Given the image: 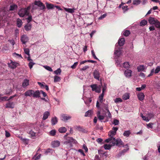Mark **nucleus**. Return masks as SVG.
I'll return each mask as SVG.
<instances>
[{"mask_svg":"<svg viewBox=\"0 0 160 160\" xmlns=\"http://www.w3.org/2000/svg\"><path fill=\"white\" fill-rule=\"evenodd\" d=\"M147 21L145 20H143L140 23V25L141 26H143L147 24Z\"/></svg>","mask_w":160,"mask_h":160,"instance_id":"obj_37","label":"nucleus"},{"mask_svg":"<svg viewBox=\"0 0 160 160\" xmlns=\"http://www.w3.org/2000/svg\"><path fill=\"white\" fill-rule=\"evenodd\" d=\"M35 5H37L38 7H40L42 4V3L40 1H35L34 2Z\"/></svg>","mask_w":160,"mask_h":160,"instance_id":"obj_40","label":"nucleus"},{"mask_svg":"<svg viewBox=\"0 0 160 160\" xmlns=\"http://www.w3.org/2000/svg\"><path fill=\"white\" fill-rule=\"evenodd\" d=\"M122 9L124 11V12L126 11L128 9V6H123L122 7Z\"/></svg>","mask_w":160,"mask_h":160,"instance_id":"obj_58","label":"nucleus"},{"mask_svg":"<svg viewBox=\"0 0 160 160\" xmlns=\"http://www.w3.org/2000/svg\"><path fill=\"white\" fill-rule=\"evenodd\" d=\"M114 102L116 103H118L119 102H122V100L119 98H116Z\"/></svg>","mask_w":160,"mask_h":160,"instance_id":"obj_42","label":"nucleus"},{"mask_svg":"<svg viewBox=\"0 0 160 160\" xmlns=\"http://www.w3.org/2000/svg\"><path fill=\"white\" fill-rule=\"evenodd\" d=\"M29 85V80L25 79L24 80L22 83V87L25 88Z\"/></svg>","mask_w":160,"mask_h":160,"instance_id":"obj_21","label":"nucleus"},{"mask_svg":"<svg viewBox=\"0 0 160 160\" xmlns=\"http://www.w3.org/2000/svg\"><path fill=\"white\" fill-rule=\"evenodd\" d=\"M154 25L157 28H160V22L158 20L156 21Z\"/></svg>","mask_w":160,"mask_h":160,"instance_id":"obj_43","label":"nucleus"},{"mask_svg":"<svg viewBox=\"0 0 160 160\" xmlns=\"http://www.w3.org/2000/svg\"><path fill=\"white\" fill-rule=\"evenodd\" d=\"M111 141L112 142V146L116 145L117 146L120 147L123 144V142L120 139H116L114 138L110 137V138L106 139L105 142H109Z\"/></svg>","mask_w":160,"mask_h":160,"instance_id":"obj_1","label":"nucleus"},{"mask_svg":"<svg viewBox=\"0 0 160 160\" xmlns=\"http://www.w3.org/2000/svg\"><path fill=\"white\" fill-rule=\"evenodd\" d=\"M40 93L38 90L34 91L33 90L32 97L34 98H39L40 96Z\"/></svg>","mask_w":160,"mask_h":160,"instance_id":"obj_10","label":"nucleus"},{"mask_svg":"<svg viewBox=\"0 0 160 160\" xmlns=\"http://www.w3.org/2000/svg\"><path fill=\"white\" fill-rule=\"evenodd\" d=\"M146 69V67L144 65H140L137 67L138 70H144Z\"/></svg>","mask_w":160,"mask_h":160,"instance_id":"obj_29","label":"nucleus"},{"mask_svg":"<svg viewBox=\"0 0 160 160\" xmlns=\"http://www.w3.org/2000/svg\"><path fill=\"white\" fill-rule=\"evenodd\" d=\"M24 51L25 53L28 56H30L29 50L28 48H24Z\"/></svg>","mask_w":160,"mask_h":160,"instance_id":"obj_41","label":"nucleus"},{"mask_svg":"<svg viewBox=\"0 0 160 160\" xmlns=\"http://www.w3.org/2000/svg\"><path fill=\"white\" fill-rule=\"evenodd\" d=\"M132 71H125L124 74L127 77H129L131 76Z\"/></svg>","mask_w":160,"mask_h":160,"instance_id":"obj_25","label":"nucleus"},{"mask_svg":"<svg viewBox=\"0 0 160 160\" xmlns=\"http://www.w3.org/2000/svg\"><path fill=\"white\" fill-rule=\"evenodd\" d=\"M122 67L125 68L127 69V70H128V69L129 68L130 65L128 62H125L123 63Z\"/></svg>","mask_w":160,"mask_h":160,"instance_id":"obj_22","label":"nucleus"},{"mask_svg":"<svg viewBox=\"0 0 160 160\" xmlns=\"http://www.w3.org/2000/svg\"><path fill=\"white\" fill-rule=\"evenodd\" d=\"M93 114V112L91 110H88L87 112H86L85 114V117H90L92 116V115Z\"/></svg>","mask_w":160,"mask_h":160,"instance_id":"obj_26","label":"nucleus"},{"mask_svg":"<svg viewBox=\"0 0 160 160\" xmlns=\"http://www.w3.org/2000/svg\"><path fill=\"white\" fill-rule=\"evenodd\" d=\"M107 89V85L106 84L104 83L102 91L105 92Z\"/></svg>","mask_w":160,"mask_h":160,"instance_id":"obj_57","label":"nucleus"},{"mask_svg":"<svg viewBox=\"0 0 160 160\" xmlns=\"http://www.w3.org/2000/svg\"><path fill=\"white\" fill-rule=\"evenodd\" d=\"M131 133L129 130L125 131L123 133V135L124 136L128 137Z\"/></svg>","mask_w":160,"mask_h":160,"instance_id":"obj_32","label":"nucleus"},{"mask_svg":"<svg viewBox=\"0 0 160 160\" xmlns=\"http://www.w3.org/2000/svg\"><path fill=\"white\" fill-rule=\"evenodd\" d=\"M22 140L26 144H28L29 142V140L25 138H22Z\"/></svg>","mask_w":160,"mask_h":160,"instance_id":"obj_50","label":"nucleus"},{"mask_svg":"<svg viewBox=\"0 0 160 160\" xmlns=\"http://www.w3.org/2000/svg\"><path fill=\"white\" fill-rule=\"evenodd\" d=\"M61 72V71H54V74L56 75H60Z\"/></svg>","mask_w":160,"mask_h":160,"instance_id":"obj_55","label":"nucleus"},{"mask_svg":"<svg viewBox=\"0 0 160 160\" xmlns=\"http://www.w3.org/2000/svg\"><path fill=\"white\" fill-rule=\"evenodd\" d=\"M158 20L153 17H150L148 19V22L150 24L153 25Z\"/></svg>","mask_w":160,"mask_h":160,"instance_id":"obj_12","label":"nucleus"},{"mask_svg":"<svg viewBox=\"0 0 160 160\" xmlns=\"http://www.w3.org/2000/svg\"><path fill=\"white\" fill-rule=\"evenodd\" d=\"M129 98V94L128 93H126L122 96V98L124 100H126Z\"/></svg>","mask_w":160,"mask_h":160,"instance_id":"obj_34","label":"nucleus"},{"mask_svg":"<svg viewBox=\"0 0 160 160\" xmlns=\"http://www.w3.org/2000/svg\"><path fill=\"white\" fill-rule=\"evenodd\" d=\"M112 123L115 125H118L119 123V121L118 119H115L113 120Z\"/></svg>","mask_w":160,"mask_h":160,"instance_id":"obj_47","label":"nucleus"},{"mask_svg":"<svg viewBox=\"0 0 160 160\" xmlns=\"http://www.w3.org/2000/svg\"><path fill=\"white\" fill-rule=\"evenodd\" d=\"M62 120L65 122L71 118L72 117L70 116L66 115L65 114H63L62 115Z\"/></svg>","mask_w":160,"mask_h":160,"instance_id":"obj_15","label":"nucleus"},{"mask_svg":"<svg viewBox=\"0 0 160 160\" xmlns=\"http://www.w3.org/2000/svg\"><path fill=\"white\" fill-rule=\"evenodd\" d=\"M142 118L143 120L147 122L149 121V119L147 117H146L144 116L142 117Z\"/></svg>","mask_w":160,"mask_h":160,"instance_id":"obj_60","label":"nucleus"},{"mask_svg":"<svg viewBox=\"0 0 160 160\" xmlns=\"http://www.w3.org/2000/svg\"><path fill=\"white\" fill-rule=\"evenodd\" d=\"M5 136L7 138H8L10 136V133L7 131H5Z\"/></svg>","mask_w":160,"mask_h":160,"instance_id":"obj_53","label":"nucleus"},{"mask_svg":"<svg viewBox=\"0 0 160 160\" xmlns=\"http://www.w3.org/2000/svg\"><path fill=\"white\" fill-rule=\"evenodd\" d=\"M103 108L106 110L108 109V105L104 104L103 106Z\"/></svg>","mask_w":160,"mask_h":160,"instance_id":"obj_59","label":"nucleus"},{"mask_svg":"<svg viewBox=\"0 0 160 160\" xmlns=\"http://www.w3.org/2000/svg\"><path fill=\"white\" fill-rule=\"evenodd\" d=\"M74 128L77 130H78L80 132H85V130L82 127L80 126H75L74 127Z\"/></svg>","mask_w":160,"mask_h":160,"instance_id":"obj_14","label":"nucleus"},{"mask_svg":"<svg viewBox=\"0 0 160 160\" xmlns=\"http://www.w3.org/2000/svg\"><path fill=\"white\" fill-rule=\"evenodd\" d=\"M29 8H22L18 12V14L21 17H23L25 15H28L29 14Z\"/></svg>","mask_w":160,"mask_h":160,"instance_id":"obj_3","label":"nucleus"},{"mask_svg":"<svg viewBox=\"0 0 160 160\" xmlns=\"http://www.w3.org/2000/svg\"><path fill=\"white\" fill-rule=\"evenodd\" d=\"M29 39L28 37L26 35H22L21 38V40L23 44H25Z\"/></svg>","mask_w":160,"mask_h":160,"instance_id":"obj_8","label":"nucleus"},{"mask_svg":"<svg viewBox=\"0 0 160 160\" xmlns=\"http://www.w3.org/2000/svg\"><path fill=\"white\" fill-rule=\"evenodd\" d=\"M64 139L66 140L64 142V143L67 144L71 142L75 143L76 140L72 137H67V135H65L64 136Z\"/></svg>","mask_w":160,"mask_h":160,"instance_id":"obj_5","label":"nucleus"},{"mask_svg":"<svg viewBox=\"0 0 160 160\" xmlns=\"http://www.w3.org/2000/svg\"><path fill=\"white\" fill-rule=\"evenodd\" d=\"M58 131L60 133H65L67 131V129L65 127H61L59 128Z\"/></svg>","mask_w":160,"mask_h":160,"instance_id":"obj_28","label":"nucleus"},{"mask_svg":"<svg viewBox=\"0 0 160 160\" xmlns=\"http://www.w3.org/2000/svg\"><path fill=\"white\" fill-rule=\"evenodd\" d=\"M78 64V62H75L74 64L71 66V68L72 69H74L76 68V66Z\"/></svg>","mask_w":160,"mask_h":160,"instance_id":"obj_49","label":"nucleus"},{"mask_svg":"<svg viewBox=\"0 0 160 160\" xmlns=\"http://www.w3.org/2000/svg\"><path fill=\"white\" fill-rule=\"evenodd\" d=\"M130 33L129 31L126 30L124 32L123 35L125 36H128L130 34Z\"/></svg>","mask_w":160,"mask_h":160,"instance_id":"obj_44","label":"nucleus"},{"mask_svg":"<svg viewBox=\"0 0 160 160\" xmlns=\"http://www.w3.org/2000/svg\"><path fill=\"white\" fill-rule=\"evenodd\" d=\"M26 31L30 30L31 28V25L30 24L28 23L24 27Z\"/></svg>","mask_w":160,"mask_h":160,"instance_id":"obj_30","label":"nucleus"},{"mask_svg":"<svg viewBox=\"0 0 160 160\" xmlns=\"http://www.w3.org/2000/svg\"><path fill=\"white\" fill-rule=\"evenodd\" d=\"M160 71H151V72L150 74L148 76V77H150L153 75L154 74L158 73Z\"/></svg>","mask_w":160,"mask_h":160,"instance_id":"obj_36","label":"nucleus"},{"mask_svg":"<svg viewBox=\"0 0 160 160\" xmlns=\"http://www.w3.org/2000/svg\"><path fill=\"white\" fill-rule=\"evenodd\" d=\"M90 86L92 91H95L98 93H100L101 91V86L100 85L97 86V84H94L91 85Z\"/></svg>","mask_w":160,"mask_h":160,"instance_id":"obj_4","label":"nucleus"},{"mask_svg":"<svg viewBox=\"0 0 160 160\" xmlns=\"http://www.w3.org/2000/svg\"><path fill=\"white\" fill-rule=\"evenodd\" d=\"M112 146H113L112 144V145L105 144L104 145V148L106 150H109L111 148Z\"/></svg>","mask_w":160,"mask_h":160,"instance_id":"obj_35","label":"nucleus"},{"mask_svg":"<svg viewBox=\"0 0 160 160\" xmlns=\"http://www.w3.org/2000/svg\"><path fill=\"white\" fill-rule=\"evenodd\" d=\"M141 0H134L133 4L134 5H138L140 3Z\"/></svg>","mask_w":160,"mask_h":160,"instance_id":"obj_45","label":"nucleus"},{"mask_svg":"<svg viewBox=\"0 0 160 160\" xmlns=\"http://www.w3.org/2000/svg\"><path fill=\"white\" fill-rule=\"evenodd\" d=\"M125 148H127L126 149H124L121 152H120L119 154V156H121L122 155H123L124 153L128 151L129 149L128 146L127 144H126L125 145L123 146Z\"/></svg>","mask_w":160,"mask_h":160,"instance_id":"obj_11","label":"nucleus"},{"mask_svg":"<svg viewBox=\"0 0 160 160\" xmlns=\"http://www.w3.org/2000/svg\"><path fill=\"white\" fill-rule=\"evenodd\" d=\"M17 6L15 4H13L10 6L9 10L12 11L17 8Z\"/></svg>","mask_w":160,"mask_h":160,"instance_id":"obj_39","label":"nucleus"},{"mask_svg":"<svg viewBox=\"0 0 160 160\" xmlns=\"http://www.w3.org/2000/svg\"><path fill=\"white\" fill-rule=\"evenodd\" d=\"M106 16V14H103L99 18V20H101L105 18Z\"/></svg>","mask_w":160,"mask_h":160,"instance_id":"obj_61","label":"nucleus"},{"mask_svg":"<svg viewBox=\"0 0 160 160\" xmlns=\"http://www.w3.org/2000/svg\"><path fill=\"white\" fill-rule=\"evenodd\" d=\"M121 53V52L120 49H116L115 48V50L114 52V58L115 59L116 63L117 66H119L120 65L121 61H119L117 59L119 58Z\"/></svg>","mask_w":160,"mask_h":160,"instance_id":"obj_2","label":"nucleus"},{"mask_svg":"<svg viewBox=\"0 0 160 160\" xmlns=\"http://www.w3.org/2000/svg\"><path fill=\"white\" fill-rule=\"evenodd\" d=\"M34 64V63H33L32 62H30L28 64L29 67L31 69L32 68V67L33 66Z\"/></svg>","mask_w":160,"mask_h":160,"instance_id":"obj_52","label":"nucleus"},{"mask_svg":"<svg viewBox=\"0 0 160 160\" xmlns=\"http://www.w3.org/2000/svg\"><path fill=\"white\" fill-rule=\"evenodd\" d=\"M94 78L98 80H99L100 73L98 71H94L93 73Z\"/></svg>","mask_w":160,"mask_h":160,"instance_id":"obj_9","label":"nucleus"},{"mask_svg":"<svg viewBox=\"0 0 160 160\" xmlns=\"http://www.w3.org/2000/svg\"><path fill=\"white\" fill-rule=\"evenodd\" d=\"M50 115V113L49 112L46 111L45 112L44 114L43 117V119L45 120Z\"/></svg>","mask_w":160,"mask_h":160,"instance_id":"obj_27","label":"nucleus"},{"mask_svg":"<svg viewBox=\"0 0 160 160\" xmlns=\"http://www.w3.org/2000/svg\"><path fill=\"white\" fill-rule=\"evenodd\" d=\"M60 142L58 141H55L52 142V145L53 147H57L59 146Z\"/></svg>","mask_w":160,"mask_h":160,"instance_id":"obj_16","label":"nucleus"},{"mask_svg":"<svg viewBox=\"0 0 160 160\" xmlns=\"http://www.w3.org/2000/svg\"><path fill=\"white\" fill-rule=\"evenodd\" d=\"M56 133V130H52L50 132V134L52 136H54L55 135Z\"/></svg>","mask_w":160,"mask_h":160,"instance_id":"obj_46","label":"nucleus"},{"mask_svg":"<svg viewBox=\"0 0 160 160\" xmlns=\"http://www.w3.org/2000/svg\"><path fill=\"white\" fill-rule=\"evenodd\" d=\"M17 24L18 27L19 28L21 27L22 25V22L20 19L18 18L17 19Z\"/></svg>","mask_w":160,"mask_h":160,"instance_id":"obj_33","label":"nucleus"},{"mask_svg":"<svg viewBox=\"0 0 160 160\" xmlns=\"http://www.w3.org/2000/svg\"><path fill=\"white\" fill-rule=\"evenodd\" d=\"M138 97L139 100L141 101H142L144 98V95L143 93L140 92L138 95Z\"/></svg>","mask_w":160,"mask_h":160,"instance_id":"obj_18","label":"nucleus"},{"mask_svg":"<svg viewBox=\"0 0 160 160\" xmlns=\"http://www.w3.org/2000/svg\"><path fill=\"white\" fill-rule=\"evenodd\" d=\"M98 118L99 120H103L104 118V117L102 115H99L98 116Z\"/></svg>","mask_w":160,"mask_h":160,"instance_id":"obj_56","label":"nucleus"},{"mask_svg":"<svg viewBox=\"0 0 160 160\" xmlns=\"http://www.w3.org/2000/svg\"><path fill=\"white\" fill-rule=\"evenodd\" d=\"M125 40L124 38H120L118 41V44L119 46H122L124 44Z\"/></svg>","mask_w":160,"mask_h":160,"instance_id":"obj_19","label":"nucleus"},{"mask_svg":"<svg viewBox=\"0 0 160 160\" xmlns=\"http://www.w3.org/2000/svg\"><path fill=\"white\" fill-rule=\"evenodd\" d=\"M19 65V64L16 62H11L8 64V66L11 69H15Z\"/></svg>","mask_w":160,"mask_h":160,"instance_id":"obj_7","label":"nucleus"},{"mask_svg":"<svg viewBox=\"0 0 160 160\" xmlns=\"http://www.w3.org/2000/svg\"><path fill=\"white\" fill-rule=\"evenodd\" d=\"M33 90H28L27 91L24 93V95L26 97H32Z\"/></svg>","mask_w":160,"mask_h":160,"instance_id":"obj_13","label":"nucleus"},{"mask_svg":"<svg viewBox=\"0 0 160 160\" xmlns=\"http://www.w3.org/2000/svg\"><path fill=\"white\" fill-rule=\"evenodd\" d=\"M28 132L30 135L32 137H35L36 135V133L35 132L32 130H30V131H28Z\"/></svg>","mask_w":160,"mask_h":160,"instance_id":"obj_31","label":"nucleus"},{"mask_svg":"<svg viewBox=\"0 0 160 160\" xmlns=\"http://www.w3.org/2000/svg\"><path fill=\"white\" fill-rule=\"evenodd\" d=\"M118 128L117 127H113L112 128V130L110 131L109 132L108 135L110 137L114 138V136L116 134V131L118 130Z\"/></svg>","mask_w":160,"mask_h":160,"instance_id":"obj_6","label":"nucleus"},{"mask_svg":"<svg viewBox=\"0 0 160 160\" xmlns=\"http://www.w3.org/2000/svg\"><path fill=\"white\" fill-rule=\"evenodd\" d=\"M52 124L53 125L56 124L58 122V119L56 117H55L54 118H52L51 120Z\"/></svg>","mask_w":160,"mask_h":160,"instance_id":"obj_24","label":"nucleus"},{"mask_svg":"<svg viewBox=\"0 0 160 160\" xmlns=\"http://www.w3.org/2000/svg\"><path fill=\"white\" fill-rule=\"evenodd\" d=\"M32 19V17L31 16H30L28 17L27 18V22L28 23H29L31 21Z\"/></svg>","mask_w":160,"mask_h":160,"instance_id":"obj_64","label":"nucleus"},{"mask_svg":"<svg viewBox=\"0 0 160 160\" xmlns=\"http://www.w3.org/2000/svg\"><path fill=\"white\" fill-rule=\"evenodd\" d=\"M91 53H92V56L94 58V59L98 60V58H97V57L96 56L93 50H92L91 51Z\"/></svg>","mask_w":160,"mask_h":160,"instance_id":"obj_51","label":"nucleus"},{"mask_svg":"<svg viewBox=\"0 0 160 160\" xmlns=\"http://www.w3.org/2000/svg\"><path fill=\"white\" fill-rule=\"evenodd\" d=\"M61 80V78L57 75H55L54 77V82H59Z\"/></svg>","mask_w":160,"mask_h":160,"instance_id":"obj_38","label":"nucleus"},{"mask_svg":"<svg viewBox=\"0 0 160 160\" xmlns=\"http://www.w3.org/2000/svg\"><path fill=\"white\" fill-rule=\"evenodd\" d=\"M46 7L48 9H52L54 7V5L52 4L46 2Z\"/></svg>","mask_w":160,"mask_h":160,"instance_id":"obj_23","label":"nucleus"},{"mask_svg":"<svg viewBox=\"0 0 160 160\" xmlns=\"http://www.w3.org/2000/svg\"><path fill=\"white\" fill-rule=\"evenodd\" d=\"M7 98V97L6 96H4L3 97H1L0 98V99L2 101H4L7 100L6 99Z\"/></svg>","mask_w":160,"mask_h":160,"instance_id":"obj_63","label":"nucleus"},{"mask_svg":"<svg viewBox=\"0 0 160 160\" xmlns=\"http://www.w3.org/2000/svg\"><path fill=\"white\" fill-rule=\"evenodd\" d=\"M7 108H14L13 102H8L6 104Z\"/></svg>","mask_w":160,"mask_h":160,"instance_id":"obj_20","label":"nucleus"},{"mask_svg":"<svg viewBox=\"0 0 160 160\" xmlns=\"http://www.w3.org/2000/svg\"><path fill=\"white\" fill-rule=\"evenodd\" d=\"M38 84L40 86V87L41 88H44V85L43 84L41 83L40 82H38Z\"/></svg>","mask_w":160,"mask_h":160,"instance_id":"obj_54","label":"nucleus"},{"mask_svg":"<svg viewBox=\"0 0 160 160\" xmlns=\"http://www.w3.org/2000/svg\"><path fill=\"white\" fill-rule=\"evenodd\" d=\"M64 9L66 12L70 13H72L74 12L75 10H76V9L74 8H66L64 7Z\"/></svg>","mask_w":160,"mask_h":160,"instance_id":"obj_17","label":"nucleus"},{"mask_svg":"<svg viewBox=\"0 0 160 160\" xmlns=\"http://www.w3.org/2000/svg\"><path fill=\"white\" fill-rule=\"evenodd\" d=\"M43 67L47 70H52L51 68L47 66H43Z\"/></svg>","mask_w":160,"mask_h":160,"instance_id":"obj_62","label":"nucleus"},{"mask_svg":"<svg viewBox=\"0 0 160 160\" xmlns=\"http://www.w3.org/2000/svg\"><path fill=\"white\" fill-rule=\"evenodd\" d=\"M153 124V123H151V122L149 123H148L147 125V127L148 128H150L152 129L153 128L152 125Z\"/></svg>","mask_w":160,"mask_h":160,"instance_id":"obj_48","label":"nucleus"}]
</instances>
